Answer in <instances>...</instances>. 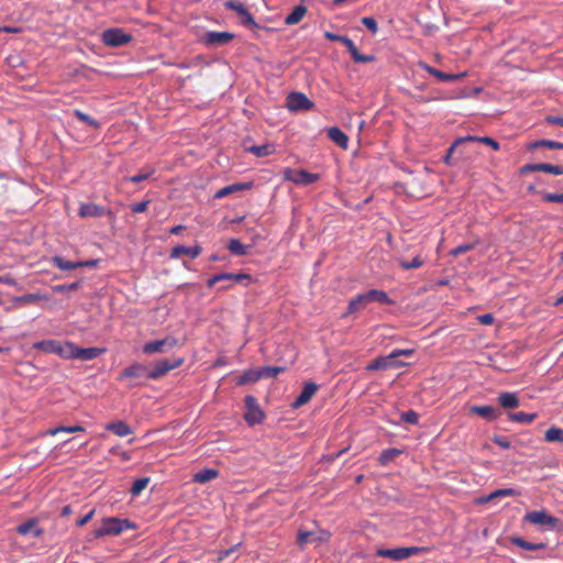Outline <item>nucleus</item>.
Here are the masks:
<instances>
[{
	"mask_svg": "<svg viewBox=\"0 0 563 563\" xmlns=\"http://www.w3.org/2000/svg\"><path fill=\"white\" fill-rule=\"evenodd\" d=\"M134 527L128 519H119L115 517L104 518L101 526L93 531L95 538H101L104 536H118L124 529Z\"/></svg>",
	"mask_w": 563,
	"mask_h": 563,
	"instance_id": "obj_1",
	"label": "nucleus"
},
{
	"mask_svg": "<svg viewBox=\"0 0 563 563\" xmlns=\"http://www.w3.org/2000/svg\"><path fill=\"white\" fill-rule=\"evenodd\" d=\"M523 520L536 526H548L551 529H563L560 519L549 515L545 510L530 511L526 514Z\"/></svg>",
	"mask_w": 563,
	"mask_h": 563,
	"instance_id": "obj_2",
	"label": "nucleus"
},
{
	"mask_svg": "<svg viewBox=\"0 0 563 563\" xmlns=\"http://www.w3.org/2000/svg\"><path fill=\"white\" fill-rule=\"evenodd\" d=\"M184 363L183 357L173 358V360H159L156 363H154L153 368L148 371V378L150 379H157L165 374H167L169 371L179 367Z\"/></svg>",
	"mask_w": 563,
	"mask_h": 563,
	"instance_id": "obj_3",
	"label": "nucleus"
},
{
	"mask_svg": "<svg viewBox=\"0 0 563 563\" xmlns=\"http://www.w3.org/2000/svg\"><path fill=\"white\" fill-rule=\"evenodd\" d=\"M179 341L177 338L168 335L162 340H155L147 342L143 345V353L154 354L164 353L178 345Z\"/></svg>",
	"mask_w": 563,
	"mask_h": 563,
	"instance_id": "obj_4",
	"label": "nucleus"
},
{
	"mask_svg": "<svg viewBox=\"0 0 563 563\" xmlns=\"http://www.w3.org/2000/svg\"><path fill=\"white\" fill-rule=\"evenodd\" d=\"M104 349L100 347H78L73 343H68V351L66 358H78L82 361H89L98 357L104 353Z\"/></svg>",
	"mask_w": 563,
	"mask_h": 563,
	"instance_id": "obj_5",
	"label": "nucleus"
},
{
	"mask_svg": "<svg viewBox=\"0 0 563 563\" xmlns=\"http://www.w3.org/2000/svg\"><path fill=\"white\" fill-rule=\"evenodd\" d=\"M148 378V369L145 365L141 364V363H134L130 366H128L126 368H124L118 379L119 380H123V379H130L131 380V384L130 386H135L137 385V379H141V378Z\"/></svg>",
	"mask_w": 563,
	"mask_h": 563,
	"instance_id": "obj_6",
	"label": "nucleus"
},
{
	"mask_svg": "<svg viewBox=\"0 0 563 563\" xmlns=\"http://www.w3.org/2000/svg\"><path fill=\"white\" fill-rule=\"evenodd\" d=\"M132 36L121 29H108L102 33V42L110 47H118L129 43Z\"/></svg>",
	"mask_w": 563,
	"mask_h": 563,
	"instance_id": "obj_7",
	"label": "nucleus"
},
{
	"mask_svg": "<svg viewBox=\"0 0 563 563\" xmlns=\"http://www.w3.org/2000/svg\"><path fill=\"white\" fill-rule=\"evenodd\" d=\"M244 402H245V408H246V412L244 413L245 421L250 426L261 423L264 418V413L260 409L256 398L249 395L245 397Z\"/></svg>",
	"mask_w": 563,
	"mask_h": 563,
	"instance_id": "obj_8",
	"label": "nucleus"
},
{
	"mask_svg": "<svg viewBox=\"0 0 563 563\" xmlns=\"http://www.w3.org/2000/svg\"><path fill=\"white\" fill-rule=\"evenodd\" d=\"M286 101L287 108L290 111H302L313 108V102L302 92H290Z\"/></svg>",
	"mask_w": 563,
	"mask_h": 563,
	"instance_id": "obj_9",
	"label": "nucleus"
},
{
	"mask_svg": "<svg viewBox=\"0 0 563 563\" xmlns=\"http://www.w3.org/2000/svg\"><path fill=\"white\" fill-rule=\"evenodd\" d=\"M68 343L69 342H67L63 345L60 342H58L56 340H44V341L34 343L33 347L36 350L46 352V353L58 354L66 358L67 351H68Z\"/></svg>",
	"mask_w": 563,
	"mask_h": 563,
	"instance_id": "obj_10",
	"label": "nucleus"
},
{
	"mask_svg": "<svg viewBox=\"0 0 563 563\" xmlns=\"http://www.w3.org/2000/svg\"><path fill=\"white\" fill-rule=\"evenodd\" d=\"M419 549L416 547L410 548H396V549H379L377 555L382 558H388L394 561H401L409 558L412 554L418 553Z\"/></svg>",
	"mask_w": 563,
	"mask_h": 563,
	"instance_id": "obj_11",
	"label": "nucleus"
},
{
	"mask_svg": "<svg viewBox=\"0 0 563 563\" xmlns=\"http://www.w3.org/2000/svg\"><path fill=\"white\" fill-rule=\"evenodd\" d=\"M331 533L327 530H320L317 536H314V532L300 530L297 534V544L300 549H303L305 545L310 541L318 543L327 542L329 541Z\"/></svg>",
	"mask_w": 563,
	"mask_h": 563,
	"instance_id": "obj_12",
	"label": "nucleus"
},
{
	"mask_svg": "<svg viewBox=\"0 0 563 563\" xmlns=\"http://www.w3.org/2000/svg\"><path fill=\"white\" fill-rule=\"evenodd\" d=\"M286 179L299 185H309L319 179V174L309 173L303 169H288L286 170Z\"/></svg>",
	"mask_w": 563,
	"mask_h": 563,
	"instance_id": "obj_13",
	"label": "nucleus"
},
{
	"mask_svg": "<svg viewBox=\"0 0 563 563\" xmlns=\"http://www.w3.org/2000/svg\"><path fill=\"white\" fill-rule=\"evenodd\" d=\"M227 9L233 10L241 18V21L246 26H255L256 22L250 11L240 2L229 0L224 3Z\"/></svg>",
	"mask_w": 563,
	"mask_h": 563,
	"instance_id": "obj_14",
	"label": "nucleus"
},
{
	"mask_svg": "<svg viewBox=\"0 0 563 563\" xmlns=\"http://www.w3.org/2000/svg\"><path fill=\"white\" fill-rule=\"evenodd\" d=\"M234 34L230 32H207L203 36V43L208 46H221L230 43Z\"/></svg>",
	"mask_w": 563,
	"mask_h": 563,
	"instance_id": "obj_15",
	"label": "nucleus"
},
{
	"mask_svg": "<svg viewBox=\"0 0 563 563\" xmlns=\"http://www.w3.org/2000/svg\"><path fill=\"white\" fill-rule=\"evenodd\" d=\"M317 390H318L317 384H314L312 382L306 383L302 387L301 393L299 394L297 399L292 402L291 407L294 409H298L301 406L308 404L310 401V399L313 397V395L317 393Z\"/></svg>",
	"mask_w": 563,
	"mask_h": 563,
	"instance_id": "obj_16",
	"label": "nucleus"
},
{
	"mask_svg": "<svg viewBox=\"0 0 563 563\" xmlns=\"http://www.w3.org/2000/svg\"><path fill=\"white\" fill-rule=\"evenodd\" d=\"M340 42L346 46L349 53L351 54L355 63H372L375 60L374 55L361 54L351 38L342 36V40Z\"/></svg>",
	"mask_w": 563,
	"mask_h": 563,
	"instance_id": "obj_17",
	"label": "nucleus"
},
{
	"mask_svg": "<svg viewBox=\"0 0 563 563\" xmlns=\"http://www.w3.org/2000/svg\"><path fill=\"white\" fill-rule=\"evenodd\" d=\"M418 65H419V67H421L422 69H424L430 75L434 76L435 78H438L441 81H454V80L465 77V75H466L465 73L446 74V73H443L434 67L429 66L424 62H419Z\"/></svg>",
	"mask_w": 563,
	"mask_h": 563,
	"instance_id": "obj_18",
	"label": "nucleus"
},
{
	"mask_svg": "<svg viewBox=\"0 0 563 563\" xmlns=\"http://www.w3.org/2000/svg\"><path fill=\"white\" fill-rule=\"evenodd\" d=\"M509 496H520V492L514 489V488H503V489H497L493 493H490L489 495H486V496H482L479 498H477L475 500V504L476 505H484L488 501H492L496 498H499V497H509Z\"/></svg>",
	"mask_w": 563,
	"mask_h": 563,
	"instance_id": "obj_19",
	"label": "nucleus"
},
{
	"mask_svg": "<svg viewBox=\"0 0 563 563\" xmlns=\"http://www.w3.org/2000/svg\"><path fill=\"white\" fill-rule=\"evenodd\" d=\"M106 209L96 203H82L79 209V217L81 218H100L106 214Z\"/></svg>",
	"mask_w": 563,
	"mask_h": 563,
	"instance_id": "obj_20",
	"label": "nucleus"
},
{
	"mask_svg": "<svg viewBox=\"0 0 563 563\" xmlns=\"http://www.w3.org/2000/svg\"><path fill=\"white\" fill-rule=\"evenodd\" d=\"M201 251H202V249L199 245H195V246L178 245L172 250L170 257L178 258L183 255H188L191 258H196L201 253Z\"/></svg>",
	"mask_w": 563,
	"mask_h": 563,
	"instance_id": "obj_21",
	"label": "nucleus"
},
{
	"mask_svg": "<svg viewBox=\"0 0 563 563\" xmlns=\"http://www.w3.org/2000/svg\"><path fill=\"white\" fill-rule=\"evenodd\" d=\"M328 137L338 144L340 147L346 150L349 144V137L345 133H343L339 128H329L327 130Z\"/></svg>",
	"mask_w": 563,
	"mask_h": 563,
	"instance_id": "obj_22",
	"label": "nucleus"
},
{
	"mask_svg": "<svg viewBox=\"0 0 563 563\" xmlns=\"http://www.w3.org/2000/svg\"><path fill=\"white\" fill-rule=\"evenodd\" d=\"M369 303L366 292L357 295L354 299L349 302L346 314L355 313L364 309Z\"/></svg>",
	"mask_w": 563,
	"mask_h": 563,
	"instance_id": "obj_23",
	"label": "nucleus"
},
{
	"mask_svg": "<svg viewBox=\"0 0 563 563\" xmlns=\"http://www.w3.org/2000/svg\"><path fill=\"white\" fill-rule=\"evenodd\" d=\"M307 7L303 5V4H299V5H296L291 13H289L286 19H285V24L287 25H295V24H298L302 19L303 16L306 15L307 13Z\"/></svg>",
	"mask_w": 563,
	"mask_h": 563,
	"instance_id": "obj_24",
	"label": "nucleus"
},
{
	"mask_svg": "<svg viewBox=\"0 0 563 563\" xmlns=\"http://www.w3.org/2000/svg\"><path fill=\"white\" fill-rule=\"evenodd\" d=\"M466 142L484 143V144L490 146L494 151H498L499 150V143L497 141H495L494 139L489 137V136H472V135H468V136H463V137H459L457 139V143H466Z\"/></svg>",
	"mask_w": 563,
	"mask_h": 563,
	"instance_id": "obj_25",
	"label": "nucleus"
},
{
	"mask_svg": "<svg viewBox=\"0 0 563 563\" xmlns=\"http://www.w3.org/2000/svg\"><path fill=\"white\" fill-rule=\"evenodd\" d=\"M470 411L489 421H493L498 417L496 409L492 406H473Z\"/></svg>",
	"mask_w": 563,
	"mask_h": 563,
	"instance_id": "obj_26",
	"label": "nucleus"
},
{
	"mask_svg": "<svg viewBox=\"0 0 563 563\" xmlns=\"http://www.w3.org/2000/svg\"><path fill=\"white\" fill-rule=\"evenodd\" d=\"M498 402L505 409L519 407V398L515 393H501L498 397Z\"/></svg>",
	"mask_w": 563,
	"mask_h": 563,
	"instance_id": "obj_27",
	"label": "nucleus"
},
{
	"mask_svg": "<svg viewBox=\"0 0 563 563\" xmlns=\"http://www.w3.org/2000/svg\"><path fill=\"white\" fill-rule=\"evenodd\" d=\"M219 476V471L216 470V468H203L199 472H197L194 477H192V481L196 482V483H200V484H203V483H207L209 481H212L214 478H217Z\"/></svg>",
	"mask_w": 563,
	"mask_h": 563,
	"instance_id": "obj_28",
	"label": "nucleus"
},
{
	"mask_svg": "<svg viewBox=\"0 0 563 563\" xmlns=\"http://www.w3.org/2000/svg\"><path fill=\"white\" fill-rule=\"evenodd\" d=\"M106 429L112 431L118 437H125L132 433L130 426L121 420L107 424Z\"/></svg>",
	"mask_w": 563,
	"mask_h": 563,
	"instance_id": "obj_29",
	"label": "nucleus"
},
{
	"mask_svg": "<svg viewBox=\"0 0 563 563\" xmlns=\"http://www.w3.org/2000/svg\"><path fill=\"white\" fill-rule=\"evenodd\" d=\"M394 365L393 356L389 354L388 356H380L375 358L371 364L367 365L368 371H378L386 369Z\"/></svg>",
	"mask_w": 563,
	"mask_h": 563,
	"instance_id": "obj_30",
	"label": "nucleus"
},
{
	"mask_svg": "<svg viewBox=\"0 0 563 563\" xmlns=\"http://www.w3.org/2000/svg\"><path fill=\"white\" fill-rule=\"evenodd\" d=\"M251 186H252L251 183H240V184H233V185H230V186H225V187H223L222 189H220L219 191L216 192L214 198L216 199H221V198L227 197L228 195H230V194H232L234 191L243 190V189H249Z\"/></svg>",
	"mask_w": 563,
	"mask_h": 563,
	"instance_id": "obj_31",
	"label": "nucleus"
},
{
	"mask_svg": "<svg viewBox=\"0 0 563 563\" xmlns=\"http://www.w3.org/2000/svg\"><path fill=\"white\" fill-rule=\"evenodd\" d=\"M52 262L56 267H58L62 271H73L77 267H82V263L68 261L60 256H54L52 258Z\"/></svg>",
	"mask_w": 563,
	"mask_h": 563,
	"instance_id": "obj_32",
	"label": "nucleus"
},
{
	"mask_svg": "<svg viewBox=\"0 0 563 563\" xmlns=\"http://www.w3.org/2000/svg\"><path fill=\"white\" fill-rule=\"evenodd\" d=\"M49 297L45 294H27L23 296L15 297L13 299L14 302L21 303V305H27V303H34L40 300H48Z\"/></svg>",
	"mask_w": 563,
	"mask_h": 563,
	"instance_id": "obj_33",
	"label": "nucleus"
},
{
	"mask_svg": "<svg viewBox=\"0 0 563 563\" xmlns=\"http://www.w3.org/2000/svg\"><path fill=\"white\" fill-rule=\"evenodd\" d=\"M510 542L517 547H520L525 550H528V551H533V550H541V549H544L547 547L545 543H531V542H528L526 540H523L522 538L520 537H512L510 538Z\"/></svg>",
	"mask_w": 563,
	"mask_h": 563,
	"instance_id": "obj_34",
	"label": "nucleus"
},
{
	"mask_svg": "<svg viewBox=\"0 0 563 563\" xmlns=\"http://www.w3.org/2000/svg\"><path fill=\"white\" fill-rule=\"evenodd\" d=\"M246 151L254 154L256 157L268 156L274 152L273 144H263V145H252L246 147Z\"/></svg>",
	"mask_w": 563,
	"mask_h": 563,
	"instance_id": "obj_35",
	"label": "nucleus"
},
{
	"mask_svg": "<svg viewBox=\"0 0 563 563\" xmlns=\"http://www.w3.org/2000/svg\"><path fill=\"white\" fill-rule=\"evenodd\" d=\"M366 296L369 302L377 301L388 305L393 302L388 295L383 290L372 289L366 292Z\"/></svg>",
	"mask_w": 563,
	"mask_h": 563,
	"instance_id": "obj_36",
	"label": "nucleus"
},
{
	"mask_svg": "<svg viewBox=\"0 0 563 563\" xmlns=\"http://www.w3.org/2000/svg\"><path fill=\"white\" fill-rule=\"evenodd\" d=\"M258 379H261V374H258V369H249L245 371L243 375H241L238 378L236 384L241 386L249 383H255Z\"/></svg>",
	"mask_w": 563,
	"mask_h": 563,
	"instance_id": "obj_37",
	"label": "nucleus"
},
{
	"mask_svg": "<svg viewBox=\"0 0 563 563\" xmlns=\"http://www.w3.org/2000/svg\"><path fill=\"white\" fill-rule=\"evenodd\" d=\"M508 418L518 423H530L537 418V413L514 412L508 413Z\"/></svg>",
	"mask_w": 563,
	"mask_h": 563,
	"instance_id": "obj_38",
	"label": "nucleus"
},
{
	"mask_svg": "<svg viewBox=\"0 0 563 563\" xmlns=\"http://www.w3.org/2000/svg\"><path fill=\"white\" fill-rule=\"evenodd\" d=\"M222 276H225L224 280H233L239 284L249 285L252 282V276L250 274L239 273H222Z\"/></svg>",
	"mask_w": 563,
	"mask_h": 563,
	"instance_id": "obj_39",
	"label": "nucleus"
},
{
	"mask_svg": "<svg viewBox=\"0 0 563 563\" xmlns=\"http://www.w3.org/2000/svg\"><path fill=\"white\" fill-rule=\"evenodd\" d=\"M544 439L547 442H563V429L556 427L548 429Z\"/></svg>",
	"mask_w": 563,
	"mask_h": 563,
	"instance_id": "obj_40",
	"label": "nucleus"
},
{
	"mask_svg": "<svg viewBox=\"0 0 563 563\" xmlns=\"http://www.w3.org/2000/svg\"><path fill=\"white\" fill-rule=\"evenodd\" d=\"M258 369V374H261V378L263 377H276L278 374L283 373L286 367L284 366H263Z\"/></svg>",
	"mask_w": 563,
	"mask_h": 563,
	"instance_id": "obj_41",
	"label": "nucleus"
},
{
	"mask_svg": "<svg viewBox=\"0 0 563 563\" xmlns=\"http://www.w3.org/2000/svg\"><path fill=\"white\" fill-rule=\"evenodd\" d=\"M541 146H545L551 150H559V148H563V143L550 141V140H541V141L531 143L529 145V150H534V148L541 147Z\"/></svg>",
	"mask_w": 563,
	"mask_h": 563,
	"instance_id": "obj_42",
	"label": "nucleus"
},
{
	"mask_svg": "<svg viewBox=\"0 0 563 563\" xmlns=\"http://www.w3.org/2000/svg\"><path fill=\"white\" fill-rule=\"evenodd\" d=\"M228 250L235 255H245L246 246L243 245L238 239H231L228 244Z\"/></svg>",
	"mask_w": 563,
	"mask_h": 563,
	"instance_id": "obj_43",
	"label": "nucleus"
},
{
	"mask_svg": "<svg viewBox=\"0 0 563 563\" xmlns=\"http://www.w3.org/2000/svg\"><path fill=\"white\" fill-rule=\"evenodd\" d=\"M85 431L84 427L81 426H71V427H57V428H53V429H48L45 434H48V435H56L57 433L59 432H68V433H73V432H82Z\"/></svg>",
	"mask_w": 563,
	"mask_h": 563,
	"instance_id": "obj_44",
	"label": "nucleus"
},
{
	"mask_svg": "<svg viewBox=\"0 0 563 563\" xmlns=\"http://www.w3.org/2000/svg\"><path fill=\"white\" fill-rule=\"evenodd\" d=\"M148 483H150V478H148V477H142V478L136 479V481L133 483V485H132V487H131V489H130L131 495H132V496H137V495H140V494H141V492H142L143 489H145V488H146V486L148 485Z\"/></svg>",
	"mask_w": 563,
	"mask_h": 563,
	"instance_id": "obj_45",
	"label": "nucleus"
},
{
	"mask_svg": "<svg viewBox=\"0 0 563 563\" xmlns=\"http://www.w3.org/2000/svg\"><path fill=\"white\" fill-rule=\"evenodd\" d=\"M539 172L550 173V174H554V175H562L563 166L552 165L549 163H539Z\"/></svg>",
	"mask_w": 563,
	"mask_h": 563,
	"instance_id": "obj_46",
	"label": "nucleus"
},
{
	"mask_svg": "<svg viewBox=\"0 0 563 563\" xmlns=\"http://www.w3.org/2000/svg\"><path fill=\"white\" fill-rule=\"evenodd\" d=\"M74 114H75V117H76L78 120H80V121H82V122H85V123L89 124V125H90V126H92L93 129H96V130H97V129H99V128H100V124H99V122H98V121H96L95 119H92V118H91V117H89L88 114L84 113L82 111H80V110L76 109V110L74 111Z\"/></svg>",
	"mask_w": 563,
	"mask_h": 563,
	"instance_id": "obj_47",
	"label": "nucleus"
},
{
	"mask_svg": "<svg viewBox=\"0 0 563 563\" xmlns=\"http://www.w3.org/2000/svg\"><path fill=\"white\" fill-rule=\"evenodd\" d=\"M424 263L423 260L420 258L419 255H417L416 257H413L412 261L408 262V261H405V260H399V265L404 268V269H412V268H418L420 266H422Z\"/></svg>",
	"mask_w": 563,
	"mask_h": 563,
	"instance_id": "obj_48",
	"label": "nucleus"
},
{
	"mask_svg": "<svg viewBox=\"0 0 563 563\" xmlns=\"http://www.w3.org/2000/svg\"><path fill=\"white\" fill-rule=\"evenodd\" d=\"M477 243H478V242H475V243H466V244L459 245L457 247H455V249H453V250H451V251H450V255H451V256L456 257V256H459V255H461V254H463V253H466V252H468V251H472V250H474V249H475V246H476V244H477Z\"/></svg>",
	"mask_w": 563,
	"mask_h": 563,
	"instance_id": "obj_49",
	"label": "nucleus"
},
{
	"mask_svg": "<svg viewBox=\"0 0 563 563\" xmlns=\"http://www.w3.org/2000/svg\"><path fill=\"white\" fill-rule=\"evenodd\" d=\"M400 454V451L397 449H388L382 452L379 456V462L382 464H387L389 461L395 459L397 455Z\"/></svg>",
	"mask_w": 563,
	"mask_h": 563,
	"instance_id": "obj_50",
	"label": "nucleus"
},
{
	"mask_svg": "<svg viewBox=\"0 0 563 563\" xmlns=\"http://www.w3.org/2000/svg\"><path fill=\"white\" fill-rule=\"evenodd\" d=\"M401 420L410 424H417L419 421V415L413 410H408L401 413Z\"/></svg>",
	"mask_w": 563,
	"mask_h": 563,
	"instance_id": "obj_51",
	"label": "nucleus"
},
{
	"mask_svg": "<svg viewBox=\"0 0 563 563\" xmlns=\"http://www.w3.org/2000/svg\"><path fill=\"white\" fill-rule=\"evenodd\" d=\"M541 195H542V199L545 202L563 203V192L562 194L541 192Z\"/></svg>",
	"mask_w": 563,
	"mask_h": 563,
	"instance_id": "obj_52",
	"label": "nucleus"
},
{
	"mask_svg": "<svg viewBox=\"0 0 563 563\" xmlns=\"http://www.w3.org/2000/svg\"><path fill=\"white\" fill-rule=\"evenodd\" d=\"M36 526V521L31 519L18 527V532L22 536L27 534L34 527Z\"/></svg>",
	"mask_w": 563,
	"mask_h": 563,
	"instance_id": "obj_53",
	"label": "nucleus"
},
{
	"mask_svg": "<svg viewBox=\"0 0 563 563\" xmlns=\"http://www.w3.org/2000/svg\"><path fill=\"white\" fill-rule=\"evenodd\" d=\"M239 547H240V543L231 547L228 550L220 551L219 554H218V561L219 562H223L225 558H229V556L235 554Z\"/></svg>",
	"mask_w": 563,
	"mask_h": 563,
	"instance_id": "obj_54",
	"label": "nucleus"
},
{
	"mask_svg": "<svg viewBox=\"0 0 563 563\" xmlns=\"http://www.w3.org/2000/svg\"><path fill=\"white\" fill-rule=\"evenodd\" d=\"M362 23L372 32L376 33L378 30L377 22L374 18L365 16L362 19Z\"/></svg>",
	"mask_w": 563,
	"mask_h": 563,
	"instance_id": "obj_55",
	"label": "nucleus"
},
{
	"mask_svg": "<svg viewBox=\"0 0 563 563\" xmlns=\"http://www.w3.org/2000/svg\"><path fill=\"white\" fill-rule=\"evenodd\" d=\"M79 287V283L75 282L68 285H57L54 287V291L56 292H65V291H73L76 290Z\"/></svg>",
	"mask_w": 563,
	"mask_h": 563,
	"instance_id": "obj_56",
	"label": "nucleus"
},
{
	"mask_svg": "<svg viewBox=\"0 0 563 563\" xmlns=\"http://www.w3.org/2000/svg\"><path fill=\"white\" fill-rule=\"evenodd\" d=\"M153 173H154V169H151L147 173L131 176V177L126 178V180L132 181V183H140L143 180H146Z\"/></svg>",
	"mask_w": 563,
	"mask_h": 563,
	"instance_id": "obj_57",
	"label": "nucleus"
},
{
	"mask_svg": "<svg viewBox=\"0 0 563 563\" xmlns=\"http://www.w3.org/2000/svg\"><path fill=\"white\" fill-rule=\"evenodd\" d=\"M150 203V200L137 202L131 206V209L135 213L144 212L147 209V206Z\"/></svg>",
	"mask_w": 563,
	"mask_h": 563,
	"instance_id": "obj_58",
	"label": "nucleus"
},
{
	"mask_svg": "<svg viewBox=\"0 0 563 563\" xmlns=\"http://www.w3.org/2000/svg\"><path fill=\"white\" fill-rule=\"evenodd\" d=\"M532 172H539V163L537 164H526L520 169L519 173L521 175L532 173Z\"/></svg>",
	"mask_w": 563,
	"mask_h": 563,
	"instance_id": "obj_59",
	"label": "nucleus"
},
{
	"mask_svg": "<svg viewBox=\"0 0 563 563\" xmlns=\"http://www.w3.org/2000/svg\"><path fill=\"white\" fill-rule=\"evenodd\" d=\"M477 319H478L479 323H482L484 325H490L495 320V318L492 313L482 314Z\"/></svg>",
	"mask_w": 563,
	"mask_h": 563,
	"instance_id": "obj_60",
	"label": "nucleus"
},
{
	"mask_svg": "<svg viewBox=\"0 0 563 563\" xmlns=\"http://www.w3.org/2000/svg\"><path fill=\"white\" fill-rule=\"evenodd\" d=\"M461 144H462V143H457V140H455V142H454V143L449 147L448 153H446V155H445V157H444V163H445L446 165H450V164H451V156H452L453 152L455 151V148H456L459 145H461Z\"/></svg>",
	"mask_w": 563,
	"mask_h": 563,
	"instance_id": "obj_61",
	"label": "nucleus"
},
{
	"mask_svg": "<svg viewBox=\"0 0 563 563\" xmlns=\"http://www.w3.org/2000/svg\"><path fill=\"white\" fill-rule=\"evenodd\" d=\"M493 441L503 449L510 448V442L499 435H495Z\"/></svg>",
	"mask_w": 563,
	"mask_h": 563,
	"instance_id": "obj_62",
	"label": "nucleus"
},
{
	"mask_svg": "<svg viewBox=\"0 0 563 563\" xmlns=\"http://www.w3.org/2000/svg\"><path fill=\"white\" fill-rule=\"evenodd\" d=\"M224 278H227L225 276H222V274H218V275H214L212 276L211 278L208 279L207 282V286L209 288L213 287L217 283L219 282H223Z\"/></svg>",
	"mask_w": 563,
	"mask_h": 563,
	"instance_id": "obj_63",
	"label": "nucleus"
},
{
	"mask_svg": "<svg viewBox=\"0 0 563 563\" xmlns=\"http://www.w3.org/2000/svg\"><path fill=\"white\" fill-rule=\"evenodd\" d=\"M545 121L551 124L563 126V117L548 115Z\"/></svg>",
	"mask_w": 563,
	"mask_h": 563,
	"instance_id": "obj_64",
	"label": "nucleus"
}]
</instances>
